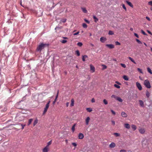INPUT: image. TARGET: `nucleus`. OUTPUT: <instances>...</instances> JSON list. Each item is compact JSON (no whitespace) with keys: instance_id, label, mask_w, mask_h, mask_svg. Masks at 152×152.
<instances>
[{"instance_id":"nucleus-1","label":"nucleus","mask_w":152,"mask_h":152,"mask_svg":"<svg viewBox=\"0 0 152 152\" xmlns=\"http://www.w3.org/2000/svg\"><path fill=\"white\" fill-rule=\"evenodd\" d=\"M49 45L46 44L41 43L37 48V50L38 51H41L45 46H48Z\"/></svg>"},{"instance_id":"nucleus-2","label":"nucleus","mask_w":152,"mask_h":152,"mask_svg":"<svg viewBox=\"0 0 152 152\" xmlns=\"http://www.w3.org/2000/svg\"><path fill=\"white\" fill-rule=\"evenodd\" d=\"M144 84L147 88H151L150 83L148 80H145L144 81Z\"/></svg>"},{"instance_id":"nucleus-3","label":"nucleus","mask_w":152,"mask_h":152,"mask_svg":"<svg viewBox=\"0 0 152 152\" xmlns=\"http://www.w3.org/2000/svg\"><path fill=\"white\" fill-rule=\"evenodd\" d=\"M136 86L140 91H141L142 90V86L140 83L137 82L136 83Z\"/></svg>"},{"instance_id":"nucleus-4","label":"nucleus","mask_w":152,"mask_h":152,"mask_svg":"<svg viewBox=\"0 0 152 152\" xmlns=\"http://www.w3.org/2000/svg\"><path fill=\"white\" fill-rule=\"evenodd\" d=\"M49 106V105H48V103H47L45 106V107L44 108V110L43 111V114L45 113L48 108Z\"/></svg>"},{"instance_id":"nucleus-5","label":"nucleus","mask_w":152,"mask_h":152,"mask_svg":"<svg viewBox=\"0 0 152 152\" xmlns=\"http://www.w3.org/2000/svg\"><path fill=\"white\" fill-rule=\"evenodd\" d=\"M145 129L140 128L139 129V132L142 134H143L145 132Z\"/></svg>"},{"instance_id":"nucleus-6","label":"nucleus","mask_w":152,"mask_h":152,"mask_svg":"<svg viewBox=\"0 0 152 152\" xmlns=\"http://www.w3.org/2000/svg\"><path fill=\"white\" fill-rule=\"evenodd\" d=\"M106 46L110 49H112L114 48V45L113 44H106Z\"/></svg>"},{"instance_id":"nucleus-7","label":"nucleus","mask_w":152,"mask_h":152,"mask_svg":"<svg viewBox=\"0 0 152 152\" xmlns=\"http://www.w3.org/2000/svg\"><path fill=\"white\" fill-rule=\"evenodd\" d=\"M78 138L80 139H82L84 138V136L83 134L80 133L78 136Z\"/></svg>"},{"instance_id":"nucleus-8","label":"nucleus","mask_w":152,"mask_h":152,"mask_svg":"<svg viewBox=\"0 0 152 152\" xmlns=\"http://www.w3.org/2000/svg\"><path fill=\"white\" fill-rule=\"evenodd\" d=\"M90 70L92 71V72H95V67L92 64H90Z\"/></svg>"},{"instance_id":"nucleus-9","label":"nucleus","mask_w":152,"mask_h":152,"mask_svg":"<svg viewBox=\"0 0 152 152\" xmlns=\"http://www.w3.org/2000/svg\"><path fill=\"white\" fill-rule=\"evenodd\" d=\"M109 147L110 148H114L115 146V144L113 142H112L109 145Z\"/></svg>"},{"instance_id":"nucleus-10","label":"nucleus","mask_w":152,"mask_h":152,"mask_svg":"<svg viewBox=\"0 0 152 152\" xmlns=\"http://www.w3.org/2000/svg\"><path fill=\"white\" fill-rule=\"evenodd\" d=\"M107 40V39L104 37H102L100 38V41L102 43L104 42Z\"/></svg>"},{"instance_id":"nucleus-11","label":"nucleus","mask_w":152,"mask_h":152,"mask_svg":"<svg viewBox=\"0 0 152 152\" xmlns=\"http://www.w3.org/2000/svg\"><path fill=\"white\" fill-rule=\"evenodd\" d=\"M49 150V148L45 146L42 150L43 152H48Z\"/></svg>"},{"instance_id":"nucleus-12","label":"nucleus","mask_w":152,"mask_h":152,"mask_svg":"<svg viewBox=\"0 0 152 152\" xmlns=\"http://www.w3.org/2000/svg\"><path fill=\"white\" fill-rule=\"evenodd\" d=\"M90 118L89 117H88L86 119V123L87 125H88L89 124V122L90 121Z\"/></svg>"},{"instance_id":"nucleus-13","label":"nucleus","mask_w":152,"mask_h":152,"mask_svg":"<svg viewBox=\"0 0 152 152\" xmlns=\"http://www.w3.org/2000/svg\"><path fill=\"white\" fill-rule=\"evenodd\" d=\"M125 128L127 129H129L130 128V125L128 124H124Z\"/></svg>"},{"instance_id":"nucleus-14","label":"nucleus","mask_w":152,"mask_h":152,"mask_svg":"<svg viewBox=\"0 0 152 152\" xmlns=\"http://www.w3.org/2000/svg\"><path fill=\"white\" fill-rule=\"evenodd\" d=\"M126 2L127 3V4L129 6L133 8V5L132 4V3L131 2H130L129 1H126Z\"/></svg>"},{"instance_id":"nucleus-15","label":"nucleus","mask_w":152,"mask_h":152,"mask_svg":"<svg viewBox=\"0 0 152 152\" xmlns=\"http://www.w3.org/2000/svg\"><path fill=\"white\" fill-rule=\"evenodd\" d=\"M121 115L123 117L125 118L127 116V114L124 112H122L121 113Z\"/></svg>"},{"instance_id":"nucleus-16","label":"nucleus","mask_w":152,"mask_h":152,"mask_svg":"<svg viewBox=\"0 0 152 152\" xmlns=\"http://www.w3.org/2000/svg\"><path fill=\"white\" fill-rule=\"evenodd\" d=\"M139 102L140 105L142 107H143L144 105L143 102L141 100H140Z\"/></svg>"},{"instance_id":"nucleus-17","label":"nucleus","mask_w":152,"mask_h":152,"mask_svg":"<svg viewBox=\"0 0 152 152\" xmlns=\"http://www.w3.org/2000/svg\"><path fill=\"white\" fill-rule=\"evenodd\" d=\"M71 104H70V106L71 107L73 106L74 105V100L73 99H72L71 100Z\"/></svg>"},{"instance_id":"nucleus-18","label":"nucleus","mask_w":152,"mask_h":152,"mask_svg":"<svg viewBox=\"0 0 152 152\" xmlns=\"http://www.w3.org/2000/svg\"><path fill=\"white\" fill-rule=\"evenodd\" d=\"M146 95L147 98H149L150 96V93L148 91H146Z\"/></svg>"},{"instance_id":"nucleus-19","label":"nucleus","mask_w":152,"mask_h":152,"mask_svg":"<svg viewBox=\"0 0 152 152\" xmlns=\"http://www.w3.org/2000/svg\"><path fill=\"white\" fill-rule=\"evenodd\" d=\"M131 127H132V129H133V130L134 131L135 130H136V129H137L136 126L134 125H133V124L131 126Z\"/></svg>"},{"instance_id":"nucleus-20","label":"nucleus","mask_w":152,"mask_h":152,"mask_svg":"<svg viewBox=\"0 0 152 152\" xmlns=\"http://www.w3.org/2000/svg\"><path fill=\"white\" fill-rule=\"evenodd\" d=\"M76 125V124H74V125L72 127V130L73 132H74L75 131V127Z\"/></svg>"},{"instance_id":"nucleus-21","label":"nucleus","mask_w":152,"mask_h":152,"mask_svg":"<svg viewBox=\"0 0 152 152\" xmlns=\"http://www.w3.org/2000/svg\"><path fill=\"white\" fill-rule=\"evenodd\" d=\"M81 9L84 13H87V11L85 8L82 7Z\"/></svg>"},{"instance_id":"nucleus-22","label":"nucleus","mask_w":152,"mask_h":152,"mask_svg":"<svg viewBox=\"0 0 152 152\" xmlns=\"http://www.w3.org/2000/svg\"><path fill=\"white\" fill-rule=\"evenodd\" d=\"M38 119L36 118L35 120H34V123H33V126H34L35 125H36V124L38 123Z\"/></svg>"},{"instance_id":"nucleus-23","label":"nucleus","mask_w":152,"mask_h":152,"mask_svg":"<svg viewBox=\"0 0 152 152\" xmlns=\"http://www.w3.org/2000/svg\"><path fill=\"white\" fill-rule=\"evenodd\" d=\"M33 121V119L32 118L30 119L28 121V126L29 125L32 123V121Z\"/></svg>"},{"instance_id":"nucleus-24","label":"nucleus","mask_w":152,"mask_h":152,"mask_svg":"<svg viewBox=\"0 0 152 152\" xmlns=\"http://www.w3.org/2000/svg\"><path fill=\"white\" fill-rule=\"evenodd\" d=\"M123 78L125 80L127 81L129 80V78L127 76L124 75L123 76Z\"/></svg>"},{"instance_id":"nucleus-25","label":"nucleus","mask_w":152,"mask_h":152,"mask_svg":"<svg viewBox=\"0 0 152 152\" xmlns=\"http://www.w3.org/2000/svg\"><path fill=\"white\" fill-rule=\"evenodd\" d=\"M128 58L131 60L132 62L135 64H136V63L135 62L134 60L130 57H129Z\"/></svg>"},{"instance_id":"nucleus-26","label":"nucleus","mask_w":152,"mask_h":152,"mask_svg":"<svg viewBox=\"0 0 152 152\" xmlns=\"http://www.w3.org/2000/svg\"><path fill=\"white\" fill-rule=\"evenodd\" d=\"M116 100L119 101L120 102H122L123 101V100L120 97H117V98Z\"/></svg>"},{"instance_id":"nucleus-27","label":"nucleus","mask_w":152,"mask_h":152,"mask_svg":"<svg viewBox=\"0 0 152 152\" xmlns=\"http://www.w3.org/2000/svg\"><path fill=\"white\" fill-rule=\"evenodd\" d=\"M52 142V140H51L47 143V145L46 146L49 148V146L51 144Z\"/></svg>"},{"instance_id":"nucleus-28","label":"nucleus","mask_w":152,"mask_h":152,"mask_svg":"<svg viewBox=\"0 0 152 152\" xmlns=\"http://www.w3.org/2000/svg\"><path fill=\"white\" fill-rule=\"evenodd\" d=\"M93 18L95 20L94 21L95 22H96L98 21V19L95 16H94L93 17Z\"/></svg>"},{"instance_id":"nucleus-29","label":"nucleus","mask_w":152,"mask_h":152,"mask_svg":"<svg viewBox=\"0 0 152 152\" xmlns=\"http://www.w3.org/2000/svg\"><path fill=\"white\" fill-rule=\"evenodd\" d=\"M88 57V56L87 55H84L82 57V60L83 61H85V59Z\"/></svg>"},{"instance_id":"nucleus-30","label":"nucleus","mask_w":152,"mask_h":152,"mask_svg":"<svg viewBox=\"0 0 152 152\" xmlns=\"http://www.w3.org/2000/svg\"><path fill=\"white\" fill-rule=\"evenodd\" d=\"M148 71L151 74H152V72L151 69L149 67L147 68Z\"/></svg>"},{"instance_id":"nucleus-31","label":"nucleus","mask_w":152,"mask_h":152,"mask_svg":"<svg viewBox=\"0 0 152 152\" xmlns=\"http://www.w3.org/2000/svg\"><path fill=\"white\" fill-rule=\"evenodd\" d=\"M86 110L88 112H90L92 111V109L91 108H86Z\"/></svg>"},{"instance_id":"nucleus-32","label":"nucleus","mask_w":152,"mask_h":152,"mask_svg":"<svg viewBox=\"0 0 152 152\" xmlns=\"http://www.w3.org/2000/svg\"><path fill=\"white\" fill-rule=\"evenodd\" d=\"M83 27L85 28H86L87 27V25L85 23H83Z\"/></svg>"},{"instance_id":"nucleus-33","label":"nucleus","mask_w":152,"mask_h":152,"mask_svg":"<svg viewBox=\"0 0 152 152\" xmlns=\"http://www.w3.org/2000/svg\"><path fill=\"white\" fill-rule=\"evenodd\" d=\"M103 102L105 104H108L107 101L105 99H104Z\"/></svg>"},{"instance_id":"nucleus-34","label":"nucleus","mask_w":152,"mask_h":152,"mask_svg":"<svg viewBox=\"0 0 152 152\" xmlns=\"http://www.w3.org/2000/svg\"><path fill=\"white\" fill-rule=\"evenodd\" d=\"M114 134L116 137H119L120 136V134L117 133H114Z\"/></svg>"},{"instance_id":"nucleus-35","label":"nucleus","mask_w":152,"mask_h":152,"mask_svg":"<svg viewBox=\"0 0 152 152\" xmlns=\"http://www.w3.org/2000/svg\"><path fill=\"white\" fill-rule=\"evenodd\" d=\"M114 86L118 88H120V86H119V85H118L116 84H115L114 85Z\"/></svg>"},{"instance_id":"nucleus-36","label":"nucleus","mask_w":152,"mask_h":152,"mask_svg":"<svg viewBox=\"0 0 152 152\" xmlns=\"http://www.w3.org/2000/svg\"><path fill=\"white\" fill-rule=\"evenodd\" d=\"M76 53L78 56H79L80 55V52L79 50H77L76 51Z\"/></svg>"},{"instance_id":"nucleus-37","label":"nucleus","mask_w":152,"mask_h":152,"mask_svg":"<svg viewBox=\"0 0 152 152\" xmlns=\"http://www.w3.org/2000/svg\"><path fill=\"white\" fill-rule=\"evenodd\" d=\"M137 69L138 70V71L140 72L141 73H143V72L142 71V70L141 69L139 68H138Z\"/></svg>"},{"instance_id":"nucleus-38","label":"nucleus","mask_w":152,"mask_h":152,"mask_svg":"<svg viewBox=\"0 0 152 152\" xmlns=\"http://www.w3.org/2000/svg\"><path fill=\"white\" fill-rule=\"evenodd\" d=\"M82 45V43L81 42H79L77 43V45L80 47Z\"/></svg>"},{"instance_id":"nucleus-39","label":"nucleus","mask_w":152,"mask_h":152,"mask_svg":"<svg viewBox=\"0 0 152 152\" xmlns=\"http://www.w3.org/2000/svg\"><path fill=\"white\" fill-rule=\"evenodd\" d=\"M108 34L109 35H113L114 34V33L112 31H109Z\"/></svg>"},{"instance_id":"nucleus-40","label":"nucleus","mask_w":152,"mask_h":152,"mask_svg":"<svg viewBox=\"0 0 152 152\" xmlns=\"http://www.w3.org/2000/svg\"><path fill=\"white\" fill-rule=\"evenodd\" d=\"M141 33L144 35H147V34L143 30H142L141 31Z\"/></svg>"},{"instance_id":"nucleus-41","label":"nucleus","mask_w":152,"mask_h":152,"mask_svg":"<svg viewBox=\"0 0 152 152\" xmlns=\"http://www.w3.org/2000/svg\"><path fill=\"white\" fill-rule=\"evenodd\" d=\"M115 45H121V43L118 42H115Z\"/></svg>"},{"instance_id":"nucleus-42","label":"nucleus","mask_w":152,"mask_h":152,"mask_svg":"<svg viewBox=\"0 0 152 152\" xmlns=\"http://www.w3.org/2000/svg\"><path fill=\"white\" fill-rule=\"evenodd\" d=\"M136 41L139 43V44H142V42L138 39H136Z\"/></svg>"},{"instance_id":"nucleus-43","label":"nucleus","mask_w":152,"mask_h":152,"mask_svg":"<svg viewBox=\"0 0 152 152\" xmlns=\"http://www.w3.org/2000/svg\"><path fill=\"white\" fill-rule=\"evenodd\" d=\"M111 97L112 98H115L116 99L118 96H116L115 95H113L111 96Z\"/></svg>"},{"instance_id":"nucleus-44","label":"nucleus","mask_w":152,"mask_h":152,"mask_svg":"<svg viewBox=\"0 0 152 152\" xmlns=\"http://www.w3.org/2000/svg\"><path fill=\"white\" fill-rule=\"evenodd\" d=\"M148 4L149 5L152 7V1H150L148 2Z\"/></svg>"},{"instance_id":"nucleus-45","label":"nucleus","mask_w":152,"mask_h":152,"mask_svg":"<svg viewBox=\"0 0 152 152\" xmlns=\"http://www.w3.org/2000/svg\"><path fill=\"white\" fill-rule=\"evenodd\" d=\"M121 66L123 67L124 68H125L126 67V65L124 64H121Z\"/></svg>"},{"instance_id":"nucleus-46","label":"nucleus","mask_w":152,"mask_h":152,"mask_svg":"<svg viewBox=\"0 0 152 152\" xmlns=\"http://www.w3.org/2000/svg\"><path fill=\"white\" fill-rule=\"evenodd\" d=\"M111 112L112 113L113 115H115L116 113H115V112L114 111H113V110H111Z\"/></svg>"},{"instance_id":"nucleus-47","label":"nucleus","mask_w":152,"mask_h":152,"mask_svg":"<svg viewBox=\"0 0 152 152\" xmlns=\"http://www.w3.org/2000/svg\"><path fill=\"white\" fill-rule=\"evenodd\" d=\"M122 7L126 11V7L125 6V5L124 4H122Z\"/></svg>"},{"instance_id":"nucleus-48","label":"nucleus","mask_w":152,"mask_h":152,"mask_svg":"<svg viewBox=\"0 0 152 152\" xmlns=\"http://www.w3.org/2000/svg\"><path fill=\"white\" fill-rule=\"evenodd\" d=\"M58 93H59V90H58V91H57V95H56V98H55V99H57V98L58 97Z\"/></svg>"},{"instance_id":"nucleus-49","label":"nucleus","mask_w":152,"mask_h":152,"mask_svg":"<svg viewBox=\"0 0 152 152\" xmlns=\"http://www.w3.org/2000/svg\"><path fill=\"white\" fill-rule=\"evenodd\" d=\"M63 43H65L67 42V41L65 40H63L61 42Z\"/></svg>"},{"instance_id":"nucleus-50","label":"nucleus","mask_w":152,"mask_h":152,"mask_svg":"<svg viewBox=\"0 0 152 152\" xmlns=\"http://www.w3.org/2000/svg\"><path fill=\"white\" fill-rule=\"evenodd\" d=\"M72 144L75 147H76L77 145V144L75 142H73Z\"/></svg>"},{"instance_id":"nucleus-51","label":"nucleus","mask_w":152,"mask_h":152,"mask_svg":"<svg viewBox=\"0 0 152 152\" xmlns=\"http://www.w3.org/2000/svg\"><path fill=\"white\" fill-rule=\"evenodd\" d=\"M120 152H126V150L124 149L121 150L120 151Z\"/></svg>"},{"instance_id":"nucleus-52","label":"nucleus","mask_w":152,"mask_h":152,"mask_svg":"<svg viewBox=\"0 0 152 152\" xmlns=\"http://www.w3.org/2000/svg\"><path fill=\"white\" fill-rule=\"evenodd\" d=\"M111 122L112 123V124L113 125H115V122L114 121H112Z\"/></svg>"},{"instance_id":"nucleus-53","label":"nucleus","mask_w":152,"mask_h":152,"mask_svg":"<svg viewBox=\"0 0 152 152\" xmlns=\"http://www.w3.org/2000/svg\"><path fill=\"white\" fill-rule=\"evenodd\" d=\"M21 126H22V127L21 129H24V127L26 125H25V124H24V125L21 124Z\"/></svg>"},{"instance_id":"nucleus-54","label":"nucleus","mask_w":152,"mask_h":152,"mask_svg":"<svg viewBox=\"0 0 152 152\" xmlns=\"http://www.w3.org/2000/svg\"><path fill=\"white\" fill-rule=\"evenodd\" d=\"M146 18L149 21H151V19H150V18L148 17H146Z\"/></svg>"},{"instance_id":"nucleus-55","label":"nucleus","mask_w":152,"mask_h":152,"mask_svg":"<svg viewBox=\"0 0 152 152\" xmlns=\"http://www.w3.org/2000/svg\"><path fill=\"white\" fill-rule=\"evenodd\" d=\"M147 32L150 34H151V35H152V33L151 32L147 30Z\"/></svg>"},{"instance_id":"nucleus-56","label":"nucleus","mask_w":152,"mask_h":152,"mask_svg":"<svg viewBox=\"0 0 152 152\" xmlns=\"http://www.w3.org/2000/svg\"><path fill=\"white\" fill-rule=\"evenodd\" d=\"M79 33V31H78L76 33H74L73 34V35H77V34H78Z\"/></svg>"},{"instance_id":"nucleus-57","label":"nucleus","mask_w":152,"mask_h":152,"mask_svg":"<svg viewBox=\"0 0 152 152\" xmlns=\"http://www.w3.org/2000/svg\"><path fill=\"white\" fill-rule=\"evenodd\" d=\"M134 35L137 37L138 38L139 37L138 35L137 34L134 33Z\"/></svg>"},{"instance_id":"nucleus-58","label":"nucleus","mask_w":152,"mask_h":152,"mask_svg":"<svg viewBox=\"0 0 152 152\" xmlns=\"http://www.w3.org/2000/svg\"><path fill=\"white\" fill-rule=\"evenodd\" d=\"M85 21H86V23H90V22L89 21H88L86 19H85Z\"/></svg>"},{"instance_id":"nucleus-59","label":"nucleus","mask_w":152,"mask_h":152,"mask_svg":"<svg viewBox=\"0 0 152 152\" xmlns=\"http://www.w3.org/2000/svg\"><path fill=\"white\" fill-rule=\"evenodd\" d=\"M66 21V19H63L62 20V22L63 23H65Z\"/></svg>"},{"instance_id":"nucleus-60","label":"nucleus","mask_w":152,"mask_h":152,"mask_svg":"<svg viewBox=\"0 0 152 152\" xmlns=\"http://www.w3.org/2000/svg\"><path fill=\"white\" fill-rule=\"evenodd\" d=\"M95 102V100L94 99V98H92L91 99V102Z\"/></svg>"},{"instance_id":"nucleus-61","label":"nucleus","mask_w":152,"mask_h":152,"mask_svg":"<svg viewBox=\"0 0 152 152\" xmlns=\"http://www.w3.org/2000/svg\"><path fill=\"white\" fill-rule=\"evenodd\" d=\"M56 100H57V99H55L54 101L53 102V104H55V102H56Z\"/></svg>"},{"instance_id":"nucleus-62","label":"nucleus","mask_w":152,"mask_h":152,"mask_svg":"<svg viewBox=\"0 0 152 152\" xmlns=\"http://www.w3.org/2000/svg\"><path fill=\"white\" fill-rule=\"evenodd\" d=\"M69 102H67L66 103V105L67 107L69 106Z\"/></svg>"},{"instance_id":"nucleus-63","label":"nucleus","mask_w":152,"mask_h":152,"mask_svg":"<svg viewBox=\"0 0 152 152\" xmlns=\"http://www.w3.org/2000/svg\"><path fill=\"white\" fill-rule=\"evenodd\" d=\"M115 83H117V84H118V85H121V83H120L118 81H116Z\"/></svg>"},{"instance_id":"nucleus-64","label":"nucleus","mask_w":152,"mask_h":152,"mask_svg":"<svg viewBox=\"0 0 152 152\" xmlns=\"http://www.w3.org/2000/svg\"><path fill=\"white\" fill-rule=\"evenodd\" d=\"M63 38L64 39H68V38L67 37H63Z\"/></svg>"}]
</instances>
